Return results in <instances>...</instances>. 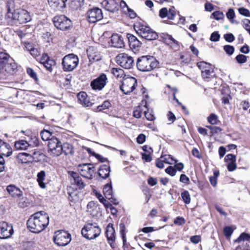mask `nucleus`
Wrapping results in <instances>:
<instances>
[{
    "instance_id": "31",
    "label": "nucleus",
    "mask_w": 250,
    "mask_h": 250,
    "mask_svg": "<svg viewBox=\"0 0 250 250\" xmlns=\"http://www.w3.org/2000/svg\"><path fill=\"white\" fill-rule=\"evenodd\" d=\"M110 167L108 165H102L98 170V174L103 179H105L109 175Z\"/></svg>"
},
{
    "instance_id": "60",
    "label": "nucleus",
    "mask_w": 250,
    "mask_h": 250,
    "mask_svg": "<svg viewBox=\"0 0 250 250\" xmlns=\"http://www.w3.org/2000/svg\"><path fill=\"white\" fill-rule=\"evenodd\" d=\"M225 160L227 162H235L236 161V157L235 155L229 154H228L225 158Z\"/></svg>"
},
{
    "instance_id": "35",
    "label": "nucleus",
    "mask_w": 250,
    "mask_h": 250,
    "mask_svg": "<svg viewBox=\"0 0 250 250\" xmlns=\"http://www.w3.org/2000/svg\"><path fill=\"white\" fill-rule=\"evenodd\" d=\"M69 6L73 10H77L83 4L84 0H70Z\"/></svg>"
},
{
    "instance_id": "32",
    "label": "nucleus",
    "mask_w": 250,
    "mask_h": 250,
    "mask_svg": "<svg viewBox=\"0 0 250 250\" xmlns=\"http://www.w3.org/2000/svg\"><path fill=\"white\" fill-rule=\"evenodd\" d=\"M12 149L10 146L6 143L1 146L0 148V155L8 157L12 154Z\"/></svg>"
},
{
    "instance_id": "6",
    "label": "nucleus",
    "mask_w": 250,
    "mask_h": 250,
    "mask_svg": "<svg viewBox=\"0 0 250 250\" xmlns=\"http://www.w3.org/2000/svg\"><path fill=\"white\" fill-rule=\"evenodd\" d=\"M79 60L77 56L74 54H69L65 56L62 59V65L63 70L69 72L75 69L78 65Z\"/></svg>"
},
{
    "instance_id": "28",
    "label": "nucleus",
    "mask_w": 250,
    "mask_h": 250,
    "mask_svg": "<svg viewBox=\"0 0 250 250\" xmlns=\"http://www.w3.org/2000/svg\"><path fill=\"white\" fill-rule=\"evenodd\" d=\"M67 0H48L50 6L55 10H61L65 7Z\"/></svg>"
},
{
    "instance_id": "7",
    "label": "nucleus",
    "mask_w": 250,
    "mask_h": 250,
    "mask_svg": "<svg viewBox=\"0 0 250 250\" xmlns=\"http://www.w3.org/2000/svg\"><path fill=\"white\" fill-rule=\"evenodd\" d=\"M62 144L60 140L53 136L48 142V153L52 157H58L62 154Z\"/></svg>"
},
{
    "instance_id": "55",
    "label": "nucleus",
    "mask_w": 250,
    "mask_h": 250,
    "mask_svg": "<svg viewBox=\"0 0 250 250\" xmlns=\"http://www.w3.org/2000/svg\"><path fill=\"white\" fill-rule=\"evenodd\" d=\"M174 223L178 225H182L185 223V220L183 217H177L174 220Z\"/></svg>"
},
{
    "instance_id": "50",
    "label": "nucleus",
    "mask_w": 250,
    "mask_h": 250,
    "mask_svg": "<svg viewBox=\"0 0 250 250\" xmlns=\"http://www.w3.org/2000/svg\"><path fill=\"white\" fill-rule=\"evenodd\" d=\"M224 50L228 54L231 55L234 51V48L230 45H226L224 46Z\"/></svg>"
},
{
    "instance_id": "47",
    "label": "nucleus",
    "mask_w": 250,
    "mask_h": 250,
    "mask_svg": "<svg viewBox=\"0 0 250 250\" xmlns=\"http://www.w3.org/2000/svg\"><path fill=\"white\" fill-rule=\"evenodd\" d=\"M145 116L146 119L149 121H153L155 117L152 111L147 109V111H145Z\"/></svg>"
},
{
    "instance_id": "16",
    "label": "nucleus",
    "mask_w": 250,
    "mask_h": 250,
    "mask_svg": "<svg viewBox=\"0 0 250 250\" xmlns=\"http://www.w3.org/2000/svg\"><path fill=\"white\" fill-rule=\"evenodd\" d=\"M87 14L88 20L91 23H95L103 18L102 10L97 7L89 10L87 11Z\"/></svg>"
},
{
    "instance_id": "24",
    "label": "nucleus",
    "mask_w": 250,
    "mask_h": 250,
    "mask_svg": "<svg viewBox=\"0 0 250 250\" xmlns=\"http://www.w3.org/2000/svg\"><path fill=\"white\" fill-rule=\"evenodd\" d=\"M103 192L105 197L109 199L112 200L111 202L115 205L118 204L119 202L113 196V190L111 186V182L106 184L103 188Z\"/></svg>"
},
{
    "instance_id": "62",
    "label": "nucleus",
    "mask_w": 250,
    "mask_h": 250,
    "mask_svg": "<svg viewBox=\"0 0 250 250\" xmlns=\"http://www.w3.org/2000/svg\"><path fill=\"white\" fill-rule=\"evenodd\" d=\"M180 181L185 184H188L189 179L185 174H182L180 176Z\"/></svg>"
},
{
    "instance_id": "17",
    "label": "nucleus",
    "mask_w": 250,
    "mask_h": 250,
    "mask_svg": "<svg viewBox=\"0 0 250 250\" xmlns=\"http://www.w3.org/2000/svg\"><path fill=\"white\" fill-rule=\"evenodd\" d=\"M68 175L70 183L72 185L76 186L79 189H82L84 188L85 184L83 181L82 177L78 173L74 171H69Z\"/></svg>"
},
{
    "instance_id": "26",
    "label": "nucleus",
    "mask_w": 250,
    "mask_h": 250,
    "mask_svg": "<svg viewBox=\"0 0 250 250\" xmlns=\"http://www.w3.org/2000/svg\"><path fill=\"white\" fill-rule=\"evenodd\" d=\"M7 192L13 198H20L22 196V191L14 185H9L6 188Z\"/></svg>"
},
{
    "instance_id": "29",
    "label": "nucleus",
    "mask_w": 250,
    "mask_h": 250,
    "mask_svg": "<svg viewBox=\"0 0 250 250\" xmlns=\"http://www.w3.org/2000/svg\"><path fill=\"white\" fill-rule=\"evenodd\" d=\"M78 99L80 103L85 106H89L92 105L87 94L84 92H81L77 95Z\"/></svg>"
},
{
    "instance_id": "18",
    "label": "nucleus",
    "mask_w": 250,
    "mask_h": 250,
    "mask_svg": "<svg viewBox=\"0 0 250 250\" xmlns=\"http://www.w3.org/2000/svg\"><path fill=\"white\" fill-rule=\"evenodd\" d=\"M13 233V227L5 222H0V239L9 238Z\"/></svg>"
},
{
    "instance_id": "43",
    "label": "nucleus",
    "mask_w": 250,
    "mask_h": 250,
    "mask_svg": "<svg viewBox=\"0 0 250 250\" xmlns=\"http://www.w3.org/2000/svg\"><path fill=\"white\" fill-rule=\"evenodd\" d=\"M247 56L239 54L235 57V59L237 62L239 64H242L246 62L247 61Z\"/></svg>"
},
{
    "instance_id": "59",
    "label": "nucleus",
    "mask_w": 250,
    "mask_h": 250,
    "mask_svg": "<svg viewBox=\"0 0 250 250\" xmlns=\"http://www.w3.org/2000/svg\"><path fill=\"white\" fill-rule=\"evenodd\" d=\"M220 35L216 32L212 33L211 35L210 40L213 42H217L220 38Z\"/></svg>"
},
{
    "instance_id": "25",
    "label": "nucleus",
    "mask_w": 250,
    "mask_h": 250,
    "mask_svg": "<svg viewBox=\"0 0 250 250\" xmlns=\"http://www.w3.org/2000/svg\"><path fill=\"white\" fill-rule=\"evenodd\" d=\"M110 41L112 45L115 47L121 48L125 46L123 37L118 34L112 35Z\"/></svg>"
},
{
    "instance_id": "23",
    "label": "nucleus",
    "mask_w": 250,
    "mask_h": 250,
    "mask_svg": "<svg viewBox=\"0 0 250 250\" xmlns=\"http://www.w3.org/2000/svg\"><path fill=\"white\" fill-rule=\"evenodd\" d=\"M87 54L90 62H96L101 59L100 53L93 46H90L87 49Z\"/></svg>"
},
{
    "instance_id": "49",
    "label": "nucleus",
    "mask_w": 250,
    "mask_h": 250,
    "mask_svg": "<svg viewBox=\"0 0 250 250\" xmlns=\"http://www.w3.org/2000/svg\"><path fill=\"white\" fill-rule=\"evenodd\" d=\"M27 73L35 81H38V77L36 73L31 68H27L26 70Z\"/></svg>"
},
{
    "instance_id": "36",
    "label": "nucleus",
    "mask_w": 250,
    "mask_h": 250,
    "mask_svg": "<svg viewBox=\"0 0 250 250\" xmlns=\"http://www.w3.org/2000/svg\"><path fill=\"white\" fill-rule=\"evenodd\" d=\"M111 72L117 78H121L124 76V70L119 68H112Z\"/></svg>"
},
{
    "instance_id": "57",
    "label": "nucleus",
    "mask_w": 250,
    "mask_h": 250,
    "mask_svg": "<svg viewBox=\"0 0 250 250\" xmlns=\"http://www.w3.org/2000/svg\"><path fill=\"white\" fill-rule=\"evenodd\" d=\"M224 39L226 41L231 42L234 40L235 38L232 34L230 33L224 35Z\"/></svg>"
},
{
    "instance_id": "20",
    "label": "nucleus",
    "mask_w": 250,
    "mask_h": 250,
    "mask_svg": "<svg viewBox=\"0 0 250 250\" xmlns=\"http://www.w3.org/2000/svg\"><path fill=\"white\" fill-rule=\"evenodd\" d=\"M0 69L4 70L9 74H13L17 69V64L11 59L6 62H2L0 66Z\"/></svg>"
},
{
    "instance_id": "46",
    "label": "nucleus",
    "mask_w": 250,
    "mask_h": 250,
    "mask_svg": "<svg viewBox=\"0 0 250 250\" xmlns=\"http://www.w3.org/2000/svg\"><path fill=\"white\" fill-rule=\"evenodd\" d=\"M208 122L212 125L217 124L218 121L217 115L214 114H211L208 117Z\"/></svg>"
},
{
    "instance_id": "56",
    "label": "nucleus",
    "mask_w": 250,
    "mask_h": 250,
    "mask_svg": "<svg viewBox=\"0 0 250 250\" xmlns=\"http://www.w3.org/2000/svg\"><path fill=\"white\" fill-rule=\"evenodd\" d=\"M190 241L194 244H197L201 241V237L200 235H194L190 238Z\"/></svg>"
},
{
    "instance_id": "42",
    "label": "nucleus",
    "mask_w": 250,
    "mask_h": 250,
    "mask_svg": "<svg viewBox=\"0 0 250 250\" xmlns=\"http://www.w3.org/2000/svg\"><path fill=\"white\" fill-rule=\"evenodd\" d=\"M111 104L108 101H105L102 104L97 107L96 111L100 112L104 109H108L111 106Z\"/></svg>"
},
{
    "instance_id": "33",
    "label": "nucleus",
    "mask_w": 250,
    "mask_h": 250,
    "mask_svg": "<svg viewBox=\"0 0 250 250\" xmlns=\"http://www.w3.org/2000/svg\"><path fill=\"white\" fill-rule=\"evenodd\" d=\"M63 153L65 155H73L74 150L73 146L67 143L62 145V154Z\"/></svg>"
},
{
    "instance_id": "10",
    "label": "nucleus",
    "mask_w": 250,
    "mask_h": 250,
    "mask_svg": "<svg viewBox=\"0 0 250 250\" xmlns=\"http://www.w3.org/2000/svg\"><path fill=\"white\" fill-rule=\"evenodd\" d=\"M55 26L58 29H68L71 25V21L64 15L56 16L53 18Z\"/></svg>"
},
{
    "instance_id": "44",
    "label": "nucleus",
    "mask_w": 250,
    "mask_h": 250,
    "mask_svg": "<svg viewBox=\"0 0 250 250\" xmlns=\"http://www.w3.org/2000/svg\"><path fill=\"white\" fill-rule=\"evenodd\" d=\"M42 63L43 64L45 67L49 71H51L52 70V66L54 64V62L53 60H48L45 62H42Z\"/></svg>"
},
{
    "instance_id": "58",
    "label": "nucleus",
    "mask_w": 250,
    "mask_h": 250,
    "mask_svg": "<svg viewBox=\"0 0 250 250\" xmlns=\"http://www.w3.org/2000/svg\"><path fill=\"white\" fill-rule=\"evenodd\" d=\"M142 116V112L139 106L137 107L133 111V116L136 118H140Z\"/></svg>"
},
{
    "instance_id": "54",
    "label": "nucleus",
    "mask_w": 250,
    "mask_h": 250,
    "mask_svg": "<svg viewBox=\"0 0 250 250\" xmlns=\"http://www.w3.org/2000/svg\"><path fill=\"white\" fill-rule=\"evenodd\" d=\"M233 232V230L230 227H226L224 229V234L226 237H229Z\"/></svg>"
},
{
    "instance_id": "21",
    "label": "nucleus",
    "mask_w": 250,
    "mask_h": 250,
    "mask_svg": "<svg viewBox=\"0 0 250 250\" xmlns=\"http://www.w3.org/2000/svg\"><path fill=\"white\" fill-rule=\"evenodd\" d=\"M115 231L113 227V224L109 223L106 228V236L107 241L112 248H114V242L115 241Z\"/></svg>"
},
{
    "instance_id": "37",
    "label": "nucleus",
    "mask_w": 250,
    "mask_h": 250,
    "mask_svg": "<svg viewBox=\"0 0 250 250\" xmlns=\"http://www.w3.org/2000/svg\"><path fill=\"white\" fill-rule=\"evenodd\" d=\"M41 136L42 139L43 141H48L51 139L52 137V133L48 130L44 129L41 132Z\"/></svg>"
},
{
    "instance_id": "63",
    "label": "nucleus",
    "mask_w": 250,
    "mask_h": 250,
    "mask_svg": "<svg viewBox=\"0 0 250 250\" xmlns=\"http://www.w3.org/2000/svg\"><path fill=\"white\" fill-rule=\"evenodd\" d=\"M146 140V136L143 134H140L137 138V142L140 144H142Z\"/></svg>"
},
{
    "instance_id": "4",
    "label": "nucleus",
    "mask_w": 250,
    "mask_h": 250,
    "mask_svg": "<svg viewBox=\"0 0 250 250\" xmlns=\"http://www.w3.org/2000/svg\"><path fill=\"white\" fill-rule=\"evenodd\" d=\"M101 233V229L96 223H86L81 230L82 235L87 240L97 238Z\"/></svg>"
},
{
    "instance_id": "38",
    "label": "nucleus",
    "mask_w": 250,
    "mask_h": 250,
    "mask_svg": "<svg viewBox=\"0 0 250 250\" xmlns=\"http://www.w3.org/2000/svg\"><path fill=\"white\" fill-rule=\"evenodd\" d=\"M227 18L230 21L231 23H237L238 22L234 20L235 15L234 11L232 8H229L226 13Z\"/></svg>"
},
{
    "instance_id": "8",
    "label": "nucleus",
    "mask_w": 250,
    "mask_h": 250,
    "mask_svg": "<svg viewBox=\"0 0 250 250\" xmlns=\"http://www.w3.org/2000/svg\"><path fill=\"white\" fill-rule=\"evenodd\" d=\"M54 243L59 246L67 245L71 240V235L64 230H58L55 233L53 238Z\"/></svg>"
},
{
    "instance_id": "9",
    "label": "nucleus",
    "mask_w": 250,
    "mask_h": 250,
    "mask_svg": "<svg viewBox=\"0 0 250 250\" xmlns=\"http://www.w3.org/2000/svg\"><path fill=\"white\" fill-rule=\"evenodd\" d=\"M77 168L83 177L88 179L93 178V174L95 169L92 164L89 163L79 164L77 166Z\"/></svg>"
},
{
    "instance_id": "41",
    "label": "nucleus",
    "mask_w": 250,
    "mask_h": 250,
    "mask_svg": "<svg viewBox=\"0 0 250 250\" xmlns=\"http://www.w3.org/2000/svg\"><path fill=\"white\" fill-rule=\"evenodd\" d=\"M181 197L186 204H189L190 203V195L187 190H185L181 193Z\"/></svg>"
},
{
    "instance_id": "5",
    "label": "nucleus",
    "mask_w": 250,
    "mask_h": 250,
    "mask_svg": "<svg viewBox=\"0 0 250 250\" xmlns=\"http://www.w3.org/2000/svg\"><path fill=\"white\" fill-rule=\"evenodd\" d=\"M134 29L139 36L146 40H156L158 36L149 27L141 23H138L134 26Z\"/></svg>"
},
{
    "instance_id": "11",
    "label": "nucleus",
    "mask_w": 250,
    "mask_h": 250,
    "mask_svg": "<svg viewBox=\"0 0 250 250\" xmlns=\"http://www.w3.org/2000/svg\"><path fill=\"white\" fill-rule=\"evenodd\" d=\"M202 72V77L204 79L208 80L214 76V68L211 64L205 62H200L197 64Z\"/></svg>"
},
{
    "instance_id": "51",
    "label": "nucleus",
    "mask_w": 250,
    "mask_h": 250,
    "mask_svg": "<svg viewBox=\"0 0 250 250\" xmlns=\"http://www.w3.org/2000/svg\"><path fill=\"white\" fill-rule=\"evenodd\" d=\"M250 239V235L247 233H243L240 236L235 240L236 242H240L241 241L248 240Z\"/></svg>"
},
{
    "instance_id": "64",
    "label": "nucleus",
    "mask_w": 250,
    "mask_h": 250,
    "mask_svg": "<svg viewBox=\"0 0 250 250\" xmlns=\"http://www.w3.org/2000/svg\"><path fill=\"white\" fill-rule=\"evenodd\" d=\"M130 17L131 19H133L136 17V14L134 12V11L130 9L129 7H127L126 13Z\"/></svg>"
},
{
    "instance_id": "15",
    "label": "nucleus",
    "mask_w": 250,
    "mask_h": 250,
    "mask_svg": "<svg viewBox=\"0 0 250 250\" xmlns=\"http://www.w3.org/2000/svg\"><path fill=\"white\" fill-rule=\"evenodd\" d=\"M107 82V78L106 75L103 73L91 81L90 85L94 90H101L105 86Z\"/></svg>"
},
{
    "instance_id": "12",
    "label": "nucleus",
    "mask_w": 250,
    "mask_h": 250,
    "mask_svg": "<svg viewBox=\"0 0 250 250\" xmlns=\"http://www.w3.org/2000/svg\"><path fill=\"white\" fill-rule=\"evenodd\" d=\"M137 83L136 79L132 77L124 78L122 84L120 86L121 90L125 94H128L132 92L135 88V85Z\"/></svg>"
},
{
    "instance_id": "61",
    "label": "nucleus",
    "mask_w": 250,
    "mask_h": 250,
    "mask_svg": "<svg viewBox=\"0 0 250 250\" xmlns=\"http://www.w3.org/2000/svg\"><path fill=\"white\" fill-rule=\"evenodd\" d=\"M228 169L229 171H234L236 168V165L235 164V162H230L229 163L228 166Z\"/></svg>"
},
{
    "instance_id": "1",
    "label": "nucleus",
    "mask_w": 250,
    "mask_h": 250,
    "mask_svg": "<svg viewBox=\"0 0 250 250\" xmlns=\"http://www.w3.org/2000/svg\"><path fill=\"white\" fill-rule=\"evenodd\" d=\"M49 224V216L44 211L36 212L27 222L29 230L34 233H39L44 230Z\"/></svg>"
},
{
    "instance_id": "14",
    "label": "nucleus",
    "mask_w": 250,
    "mask_h": 250,
    "mask_svg": "<svg viewBox=\"0 0 250 250\" xmlns=\"http://www.w3.org/2000/svg\"><path fill=\"white\" fill-rule=\"evenodd\" d=\"M32 143H29L24 140L17 141L15 143V147L17 150H27L28 148H32L34 146H39L38 138L34 136L32 138Z\"/></svg>"
},
{
    "instance_id": "52",
    "label": "nucleus",
    "mask_w": 250,
    "mask_h": 250,
    "mask_svg": "<svg viewBox=\"0 0 250 250\" xmlns=\"http://www.w3.org/2000/svg\"><path fill=\"white\" fill-rule=\"evenodd\" d=\"M165 171L167 173L170 175L171 176H173L175 175L176 170L172 167L169 166L165 169Z\"/></svg>"
},
{
    "instance_id": "53",
    "label": "nucleus",
    "mask_w": 250,
    "mask_h": 250,
    "mask_svg": "<svg viewBox=\"0 0 250 250\" xmlns=\"http://www.w3.org/2000/svg\"><path fill=\"white\" fill-rule=\"evenodd\" d=\"M239 12L241 15H244L246 17H250V11L246 9L245 8L242 7L240 8L239 9Z\"/></svg>"
},
{
    "instance_id": "22",
    "label": "nucleus",
    "mask_w": 250,
    "mask_h": 250,
    "mask_svg": "<svg viewBox=\"0 0 250 250\" xmlns=\"http://www.w3.org/2000/svg\"><path fill=\"white\" fill-rule=\"evenodd\" d=\"M159 16L161 18H167L168 20H173L176 16V11L174 7H171L168 9L164 7L159 11Z\"/></svg>"
},
{
    "instance_id": "34",
    "label": "nucleus",
    "mask_w": 250,
    "mask_h": 250,
    "mask_svg": "<svg viewBox=\"0 0 250 250\" xmlns=\"http://www.w3.org/2000/svg\"><path fill=\"white\" fill-rule=\"evenodd\" d=\"M45 177V172L42 170L39 172L37 174V181L39 185L42 188H46V184L44 183Z\"/></svg>"
},
{
    "instance_id": "48",
    "label": "nucleus",
    "mask_w": 250,
    "mask_h": 250,
    "mask_svg": "<svg viewBox=\"0 0 250 250\" xmlns=\"http://www.w3.org/2000/svg\"><path fill=\"white\" fill-rule=\"evenodd\" d=\"M212 15L213 16L214 18L216 20H222L224 17V15L222 12L220 11H216L214 12Z\"/></svg>"
},
{
    "instance_id": "27",
    "label": "nucleus",
    "mask_w": 250,
    "mask_h": 250,
    "mask_svg": "<svg viewBox=\"0 0 250 250\" xmlns=\"http://www.w3.org/2000/svg\"><path fill=\"white\" fill-rule=\"evenodd\" d=\"M127 38L128 39L129 44L131 48L136 49L141 46V42L132 34H127Z\"/></svg>"
},
{
    "instance_id": "39",
    "label": "nucleus",
    "mask_w": 250,
    "mask_h": 250,
    "mask_svg": "<svg viewBox=\"0 0 250 250\" xmlns=\"http://www.w3.org/2000/svg\"><path fill=\"white\" fill-rule=\"evenodd\" d=\"M97 203L94 201L89 202L87 205V211L92 214L97 209Z\"/></svg>"
},
{
    "instance_id": "13",
    "label": "nucleus",
    "mask_w": 250,
    "mask_h": 250,
    "mask_svg": "<svg viewBox=\"0 0 250 250\" xmlns=\"http://www.w3.org/2000/svg\"><path fill=\"white\" fill-rule=\"evenodd\" d=\"M117 62L125 69H130L134 63L133 58L125 53H120L116 57Z\"/></svg>"
},
{
    "instance_id": "45",
    "label": "nucleus",
    "mask_w": 250,
    "mask_h": 250,
    "mask_svg": "<svg viewBox=\"0 0 250 250\" xmlns=\"http://www.w3.org/2000/svg\"><path fill=\"white\" fill-rule=\"evenodd\" d=\"M9 55L6 53H0V66L1 65V63L3 62H6L9 60H11Z\"/></svg>"
},
{
    "instance_id": "30",
    "label": "nucleus",
    "mask_w": 250,
    "mask_h": 250,
    "mask_svg": "<svg viewBox=\"0 0 250 250\" xmlns=\"http://www.w3.org/2000/svg\"><path fill=\"white\" fill-rule=\"evenodd\" d=\"M17 158L21 163H28L32 161L33 157L28 153H20L17 155Z\"/></svg>"
},
{
    "instance_id": "3",
    "label": "nucleus",
    "mask_w": 250,
    "mask_h": 250,
    "mask_svg": "<svg viewBox=\"0 0 250 250\" xmlns=\"http://www.w3.org/2000/svg\"><path fill=\"white\" fill-rule=\"evenodd\" d=\"M159 62L151 56H143L137 59V67L142 72H149L156 68Z\"/></svg>"
},
{
    "instance_id": "40",
    "label": "nucleus",
    "mask_w": 250,
    "mask_h": 250,
    "mask_svg": "<svg viewBox=\"0 0 250 250\" xmlns=\"http://www.w3.org/2000/svg\"><path fill=\"white\" fill-rule=\"evenodd\" d=\"M164 161V162L168 164H172V162H174L175 163H177V161L174 159L172 156L170 155H165L162 156L161 157Z\"/></svg>"
},
{
    "instance_id": "2",
    "label": "nucleus",
    "mask_w": 250,
    "mask_h": 250,
    "mask_svg": "<svg viewBox=\"0 0 250 250\" xmlns=\"http://www.w3.org/2000/svg\"><path fill=\"white\" fill-rule=\"evenodd\" d=\"M6 19L8 24L14 25L27 23L31 20V17L29 13L25 10L18 9L10 12L9 9Z\"/></svg>"
},
{
    "instance_id": "19",
    "label": "nucleus",
    "mask_w": 250,
    "mask_h": 250,
    "mask_svg": "<svg viewBox=\"0 0 250 250\" xmlns=\"http://www.w3.org/2000/svg\"><path fill=\"white\" fill-rule=\"evenodd\" d=\"M101 5L106 10L114 13L119 10V0H104Z\"/></svg>"
}]
</instances>
